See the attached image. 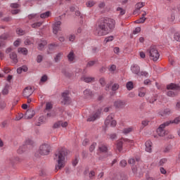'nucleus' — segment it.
<instances>
[{"label":"nucleus","instance_id":"1","mask_svg":"<svg viewBox=\"0 0 180 180\" xmlns=\"http://www.w3.org/2000/svg\"><path fill=\"white\" fill-rule=\"evenodd\" d=\"M115 20L109 18H101L95 30L96 36H106L115 29Z\"/></svg>","mask_w":180,"mask_h":180},{"label":"nucleus","instance_id":"2","mask_svg":"<svg viewBox=\"0 0 180 180\" xmlns=\"http://www.w3.org/2000/svg\"><path fill=\"white\" fill-rule=\"evenodd\" d=\"M67 155V150L63 148H59L55 153V156L53 158L54 160L58 163L56 165V171L64 168V161H65V157Z\"/></svg>","mask_w":180,"mask_h":180},{"label":"nucleus","instance_id":"3","mask_svg":"<svg viewBox=\"0 0 180 180\" xmlns=\"http://www.w3.org/2000/svg\"><path fill=\"white\" fill-rule=\"evenodd\" d=\"M146 54H148L150 60H153V61H158V58H160V53H158V50L155 46H151L146 51Z\"/></svg>","mask_w":180,"mask_h":180},{"label":"nucleus","instance_id":"4","mask_svg":"<svg viewBox=\"0 0 180 180\" xmlns=\"http://www.w3.org/2000/svg\"><path fill=\"white\" fill-rule=\"evenodd\" d=\"M180 89L179 84H175L174 83H171L167 86V89H171L167 92V96H176V92L174 91H178Z\"/></svg>","mask_w":180,"mask_h":180},{"label":"nucleus","instance_id":"5","mask_svg":"<svg viewBox=\"0 0 180 180\" xmlns=\"http://www.w3.org/2000/svg\"><path fill=\"white\" fill-rule=\"evenodd\" d=\"M98 155H99V154H105V155L103 156H100L98 158V160H102L103 158H107V157H109V154L106 153H108V146H106V145L103 144V143H99L98 144Z\"/></svg>","mask_w":180,"mask_h":180},{"label":"nucleus","instance_id":"6","mask_svg":"<svg viewBox=\"0 0 180 180\" xmlns=\"http://www.w3.org/2000/svg\"><path fill=\"white\" fill-rule=\"evenodd\" d=\"M51 150V146L49 143H43L39 147V154L41 155H49Z\"/></svg>","mask_w":180,"mask_h":180},{"label":"nucleus","instance_id":"7","mask_svg":"<svg viewBox=\"0 0 180 180\" xmlns=\"http://www.w3.org/2000/svg\"><path fill=\"white\" fill-rule=\"evenodd\" d=\"M167 126H169V122H164L160 124V127L157 129V133L160 137H164L166 134H168V131H165L164 129L167 127Z\"/></svg>","mask_w":180,"mask_h":180},{"label":"nucleus","instance_id":"8","mask_svg":"<svg viewBox=\"0 0 180 180\" xmlns=\"http://www.w3.org/2000/svg\"><path fill=\"white\" fill-rule=\"evenodd\" d=\"M23 161V159L16 157V156H13L7 160V162L10 165H12L13 167H15L16 164H19Z\"/></svg>","mask_w":180,"mask_h":180},{"label":"nucleus","instance_id":"9","mask_svg":"<svg viewBox=\"0 0 180 180\" xmlns=\"http://www.w3.org/2000/svg\"><path fill=\"white\" fill-rule=\"evenodd\" d=\"M68 95H70V92H68V91H65L62 94L61 103L63 105H70V103H71V98H70V96Z\"/></svg>","mask_w":180,"mask_h":180},{"label":"nucleus","instance_id":"10","mask_svg":"<svg viewBox=\"0 0 180 180\" xmlns=\"http://www.w3.org/2000/svg\"><path fill=\"white\" fill-rule=\"evenodd\" d=\"M101 113H102V109H98L94 114L89 117V118L87 119V122H95L96 119H99Z\"/></svg>","mask_w":180,"mask_h":180},{"label":"nucleus","instance_id":"11","mask_svg":"<svg viewBox=\"0 0 180 180\" xmlns=\"http://www.w3.org/2000/svg\"><path fill=\"white\" fill-rule=\"evenodd\" d=\"M133 143V141H130L129 139H121L117 143V150H118L119 153H122V150H123V143Z\"/></svg>","mask_w":180,"mask_h":180},{"label":"nucleus","instance_id":"12","mask_svg":"<svg viewBox=\"0 0 180 180\" xmlns=\"http://www.w3.org/2000/svg\"><path fill=\"white\" fill-rule=\"evenodd\" d=\"M115 109H123L126 106V102L122 100H117L114 102Z\"/></svg>","mask_w":180,"mask_h":180},{"label":"nucleus","instance_id":"13","mask_svg":"<svg viewBox=\"0 0 180 180\" xmlns=\"http://www.w3.org/2000/svg\"><path fill=\"white\" fill-rule=\"evenodd\" d=\"M61 30V21H56L53 25V33L57 34Z\"/></svg>","mask_w":180,"mask_h":180},{"label":"nucleus","instance_id":"14","mask_svg":"<svg viewBox=\"0 0 180 180\" xmlns=\"http://www.w3.org/2000/svg\"><path fill=\"white\" fill-rule=\"evenodd\" d=\"M33 94V89H32V87H25L22 95L24 96V98H29V96H31V95H32Z\"/></svg>","mask_w":180,"mask_h":180},{"label":"nucleus","instance_id":"15","mask_svg":"<svg viewBox=\"0 0 180 180\" xmlns=\"http://www.w3.org/2000/svg\"><path fill=\"white\" fill-rule=\"evenodd\" d=\"M36 115V112L32 109H28L25 114V119H32Z\"/></svg>","mask_w":180,"mask_h":180},{"label":"nucleus","instance_id":"16","mask_svg":"<svg viewBox=\"0 0 180 180\" xmlns=\"http://www.w3.org/2000/svg\"><path fill=\"white\" fill-rule=\"evenodd\" d=\"M171 113H172V111L169 108H165L159 112V115L162 116V117H167V116H169Z\"/></svg>","mask_w":180,"mask_h":180},{"label":"nucleus","instance_id":"17","mask_svg":"<svg viewBox=\"0 0 180 180\" xmlns=\"http://www.w3.org/2000/svg\"><path fill=\"white\" fill-rule=\"evenodd\" d=\"M81 81H84V82H86L87 84L95 82V77L82 76L81 77Z\"/></svg>","mask_w":180,"mask_h":180},{"label":"nucleus","instance_id":"18","mask_svg":"<svg viewBox=\"0 0 180 180\" xmlns=\"http://www.w3.org/2000/svg\"><path fill=\"white\" fill-rule=\"evenodd\" d=\"M145 146H146V151H147L148 153H151L152 151V146H153V143L151 142V141H147L145 143Z\"/></svg>","mask_w":180,"mask_h":180},{"label":"nucleus","instance_id":"19","mask_svg":"<svg viewBox=\"0 0 180 180\" xmlns=\"http://www.w3.org/2000/svg\"><path fill=\"white\" fill-rule=\"evenodd\" d=\"M132 72L134 74H136V75H139L140 74V67L137 65H134L133 67L131 68Z\"/></svg>","mask_w":180,"mask_h":180},{"label":"nucleus","instance_id":"20","mask_svg":"<svg viewBox=\"0 0 180 180\" xmlns=\"http://www.w3.org/2000/svg\"><path fill=\"white\" fill-rule=\"evenodd\" d=\"M33 144H34V142H33L32 140L27 139L25 141L24 146H25L27 148H32V147H33Z\"/></svg>","mask_w":180,"mask_h":180},{"label":"nucleus","instance_id":"21","mask_svg":"<svg viewBox=\"0 0 180 180\" xmlns=\"http://www.w3.org/2000/svg\"><path fill=\"white\" fill-rule=\"evenodd\" d=\"M10 58L15 63V64L18 63V55L15 52H12L10 53Z\"/></svg>","mask_w":180,"mask_h":180},{"label":"nucleus","instance_id":"22","mask_svg":"<svg viewBox=\"0 0 180 180\" xmlns=\"http://www.w3.org/2000/svg\"><path fill=\"white\" fill-rule=\"evenodd\" d=\"M10 87L11 86L9 84H6L4 88L2 90V95H8V94H9Z\"/></svg>","mask_w":180,"mask_h":180},{"label":"nucleus","instance_id":"23","mask_svg":"<svg viewBox=\"0 0 180 180\" xmlns=\"http://www.w3.org/2000/svg\"><path fill=\"white\" fill-rule=\"evenodd\" d=\"M61 72L66 78H71V77H72V74L70 73L66 69H62Z\"/></svg>","mask_w":180,"mask_h":180},{"label":"nucleus","instance_id":"24","mask_svg":"<svg viewBox=\"0 0 180 180\" xmlns=\"http://www.w3.org/2000/svg\"><path fill=\"white\" fill-rule=\"evenodd\" d=\"M84 95L85 98H92V91L87 89L84 91Z\"/></svg>","mask_w":180,"mask_h":180},{"label":"nucleus","instance_id":"25","mask_svg":"<svg viewBox=\"0 0 180 180\" xmlns=\"http://www.w3.org/2000/svg\"><path fill=\"white\" fill-rule=\"evenodd\" d=\"M51 15V12L46 11L45 13H43L40 15L41 19H46V18H49Z\"/></svg>","mask_w":180,"mask_h":180},{"label":"nucleus","instance_id":"26","mask_svg":"<svg viewBox=\"0 0 180 180\" xmlns=\"http://www.w3.org/2000/svg\"><path fill=\"white\" fill-rule=\"evenodd\" d=\"M26 148H27L26 147V146L23 145L22 146H20L18 150H17V153L18 154H23V153H25V151H26Z\"/></svg>","mask_w":180,"mask_h":180},{"label":"nucleus","instance_id":"27","mask_svg":"<svg viewBox=\"0 0 180 180\" xmlns=\"http://www.w3.org/2000/svg\"><path fill=\"white\" fill-rule=\"evenodd\" d=\"M112 119H113V117L111 115H109L107 117V118L105 121V124L106 127H108V126H109V124L110 125Z\"/></svg>","mask_w":180,"mask_h":180},{"label":"nucleus","instance_id":"28","mask_svg":"<svg viewBox=\"0 0 180 180\" xmlns=\"http://www.w3.org/2000/svg\"><path fill=\"white\" fill-rule=\"evenodd\" d=\"M126 86H127V89L128 91H131V89H133V88H134L133 82H128L126 84Z\"/></svg>","mask_w":180,"mask_h":180},{"label":"nucleus","instance_id":"29","mask_svg":"<svg viewBox=\"0 0 180 180\" xmlns=\"http://www.w3.org/2000/svg\"><path fill=\"white\" fill-rule=\"evenodd\" d=\"M146 3L144 2H139L135 5V9H141L143 6H145Z\"/></svg>","mask_w":180,"mask_h":180},{"label":"nucleus","instance_id":"30","mask_svg":"<svg viewBox=\"0 0 180 180\" xmlns=\"http://www.w3.org/2000/svg\"><path fill=\"white\" fill-rule=\"evenodd\" d=\"M19 53H22V54H24V56H27V49L26 48H20L18 49Z\"/></svg>","mask_w":180,"mask_h":180},{"label":"nucleus","instance_id":"31","mask_svg":"<svg viewBox=\"0 0 180 180\" xmlns=\"http://www.w3.org/2000/svg\"><path fill=\"white\" fill-rule=\"evenodd\" d=\"M117 12H120V15H121V16H123V15L126 13V10L123 9L122 8L117 7Z\"/></svg>","mask_w":180,"mask_h":180},{"label":"nucleus","instance_id":"32","mask_svg":"<svg viewBox=\"0 0 180 180\" xmlns=\"http://www.w3.org/2000/svg\"><path fill=\"white\" fill-rule=\"evenodd\" d=\"M56 47H58V44H51L49 46V50H51V51H53V50L56 49Z\"/></svg>","mask_w":180,"mask_h":180},{"label":"nucleus","instance_id":"33","mask_svg":"<svg viewBox=\"0 0 180 180\" xmlns=\"http://www.w3.org/2000/svg\"><path fill=\"white\" fill-rule=\"evenodd\" d=\"M63 56V53H58L56 57L54 58L55 60V63H58V61H60L61 56Z\"/></svg>","mask_w":180,"mask_h":180},{"label":"nucleus","instance_id":"34","mask_svg":"<svg viewBox=\"0 0 180 180\" xmlns=\"http://www.w3.org/2000/svg\"><path fill=\"white\" fill-rule=\"evenodd\" d=\"M41 25H43V22H35L32 25V27H33L34 29H37V27H40Z\"/></svg>","mask_w":180,"mask_h":180},{"label":"nucleus","instance_id":"35","mask_svg":"<svg viewBox=\"0 0 180 180\" xmlns=\"http://www.w3.org/2000/svg\"><path fill=\"white\" fill-rule=\"evenodd\" d=\"M68 58L69 61H74V52H70V53L68 55Z\"/></svg>","mask_w":180,"mask_h":180},{"label":"nucleus","instance_id":"36","mask_svg":"<svg viewBox=\"0 0 180 180\" xmlns=\"http://www.w3.org/2000/svg\"><path fill=\"white\" fill-rule=\"evenodd\" d=\"M180 122V116L176 117L173 121H169V123L171 124V123H174L175 124H178Z\"/></svg>","mask_w":180,"mask_h":180},{"label":"nucleus","instance_id":"37","mask_svg":"<svg viewBox=\"0 0 180 180\" xmlns=\"http://www.w3.org/2000/svg\"><path fill=\"white\" fill-rule=\"evenodd\" d=\"M174 39L176 41H180V32H176L174 35Z\"/></svg>","mask_w":180,"mask_h":180},{"label":"nucleus","instance_id":"38","mask_svg":"<svg viewBox=\"0 0 180 180\" xmlns=\"http://www.w3.org/2000/svg\"><path fill=\"white\" fill-rule=\"evenodd\" d=\"M87 8H92L95 5V1H89L86 3Z\"/></svg>","mask_w":180,"mask_h":180},{"label":"nucleus","instance_id":"39","mask_svg":"<svg viewBox=\"0 0 180 180\" xmlns=\"http://www.w3.org/2000/svg\"><path fill=\"white\" fill-rule=\"evenodd\" d=\"M99 82H100L101 86H105V85H106V80L105 79L104 77L100 78Z\"/></svg>","mask_w":180,"mask_h":180},{"label":"nucleus","instance_id":"40","mask_svg":"<svg viewBox=\"0 0 180 180\" xmlns=\"http://www.w3.org/2000/svg\"><path fill=\"white\" fill-rule=\"evenodd\" d=\"M9 38V34L6 33V34H3L1 37L0 39L1 40H6L7 39Z\"/></svg>","mask_w":180,"mask_h":180},{"label":"nucleus","instance_id":"41","mask_svg":"<svg viewBox=\"0 0 180 180\" xmlns=\"http://www.w3.org/2000/svg\"><path fill=\"white\" fill-rule=\"evenodd\" d=\"M51 109H53V104H51V103H46V110H50Z\"/></svg>","mask_w":180,"mask_h":180},{"label":"nucleus","instance_id":"42","mask_svg":"<svg viewBox=\"0 0 180 180\" xmlns=\"http://www.w3.org/2000/svg\"><path fill=\"white\" fill-rule=\"evenodd\" d=\"M133 128H126L123 130L124 134H129V133H131L132 131Z\"/></svg>","mask_w":180,"mask_h":180},{"label":"nucleus","instance_id":"43","mask_svg":"<svg viewBox=\"0 0 180 180\" xmlns=\"http://www.w3.org/2000/svg\"><path fill=\"white\" fill-rule=\"evenodd\" d=\"M60 126H61V121H58L53 125V129H58V127H60Z\"/></svg>","mask_w":180,"mask_h":180},{"label":"nucleus","instance_id":"44","mask_svg":"<svg viewBox=\"0 0 180 180\" xmlns=\"http://www.w3.org/2000/svg\"><path fill=\"white\" fill-rule=\"evenodd\" d=\"M120 165L122 167L124 168L127 165V162L125 160H122L120 162Z\"/></svg>","mask_w":180,"mask_h":180},{"label":"nucleus","instance_id":"45","mask_svg":"<svg viewBox=\"0 0 180 180\" xmlns=\"http://www.w3.org/2000/svg\"><path fill=\"white\" fill-rule=\"evenodd\" d=\"M5 108H6V103H5V101H1L0 102V109L1 110H4V109H5Z\"/></svg>","mask_w":180,"mask_h":180},{"label":"nucleus","instance_id":"46","mask_svg":"<svg viewBox=\"0 0 180 180\" xmlns=\"http://www.w3.org/2000/svg\"><path fill=\"white\" fill-rule=\"evenodd\" d=\"M96 147V142H94V143H93L91 145V146H90V148H89V151H90V153H92L93 151H94V150H95V148Z\"/></svg>","mask_w":180,"mask_h":180},{"label":"nucleus","instance_id":"47","mask_svg":"<svg viewBox=\"0 0 180 180\" xmlns=\"http://www.w3.org/2000/svg\"><path fill=\"white\" fill-rule=\"evenodd\" d=\"M16 32L17 34H19V36H23V34H25V31L22 29H17Z\"/></svg>","mask_w":180,"mask_h":180},{"label":"nucleus","instance_id":"48","mask_svg":"<svg viewBox=\"0 0 180 180\" xmlns=\"http://www.w3.org/2000/svg\"><path fill=\"white\" fill-rule=\"evenodd\" d=\"M146 15H147V12L144 11L143 13L142 14V17L140 18L141 20L143 21V23H144V22H146V20L147 19V18H146Z\"/></svg>","mask_w":180,"mask_h":180},{"label":"nucleus","instance_id":"49","mask_svg":"<svg viewBox=\"0 0 180 180\" xmlns=\"http://www.w3.org/2000/svg\"><path fill=\"white\" fill-rule=\"evenodd\" d=\"M112 91H117L119 89V84H114L111 88Z\"/></svg>","mask_w":180,"mask_h":180},{"label":"nucleus","instance_id":"50","mask_svg":"<svg viewBox=\"0 0 180 180\" xmlns=\"http://www.w3.org/2000/svg\"><path fill=\"white\" fill-rule=\"evenodd\" d=\"M95 63H96V61L91 60V61L88 62L86 67H92V66L95 65Z\"/></svg>","mask_w":180,"mask_h":180},{"label":"nucleus","instance_id":"51","mask_svg":"<svg viewBox=\"0 0 180 180\" xmlns=\"http://www.w3.org/2000/svg\"><path fill=\"white\" fill-rule=\"evenodd\" d=\"M141 32V27H137L133 32L134 34H137V33H140Z\"/></svg>","mask_w":180,"mask_h":180},{"label":"nucleus","instance_id":"52","mask_svg":"<svg viewBox=\"0 0 180 180\" xmlns=\"http://www.w3.org/2000/svg\"><path fill=\"white\" fill-rule=\"evenodd\" d=\"M113 40V36H110V37H107L105 39V41L106 43H109V41H112Z\"/></svg>","mask_w":180,"mask_h":180},{"label":"nucleus","instance_id":"53","mask_svg":"<svg viewBox=\"0 0 180 180\" xmlns=\"http://www.w3.org/2000/svg\"><path fill=\"white\" fill-rule=\"evenodd\" d=\"M46 42L44 44H43V43L39 44L38 50H43V49H44V46H46Z\"/></svg>","mask_w":180,"mask_h":180},{"label":"nucleus","instance_id":"54","mask_svg":"<svg viewBox=\"0 0 180 180\" xmlns=\"http://www.w3.org/2000/svg\"><path fill=\"white\" fill-rule=\"evenodd\" d=\"M91 51L93 54H96V53L99 52V49H98V47H92Z\"/></svg>","mask_w":180,"mask_h":180},{"label":"nucleus","instance_id":"55","mask_svg":"<svg viewBox=\"0 0 180 180\" xmlns=\"http://www.w3.org/2000/svg\"><path fill=\"white\" fill-rule=\"evenodd\" d=\"M43 61V56L41 55H38L37 57V63H41Z\"/></svg>","mask_w":180,"mask_h":180},{"label":"nucleus","instance_id":"56","mask_svg":"<svg viewBox=\"0 0 180 180\" xmlns=\"http://www.w3.org/2000/svg\"><path fill=\"white\" fill-rule=\"evenodd\" d=\"M171 146H166L164 150V153H169L171 151Z\"/></svg>","mask_w":180,"mask_h":180},{"label":"nucleus","instance_id":"57","mask_svg":"<svg viewBox=\"0 0 180 180\" xmlns=\"http://www.w3.org/2000/svg\"><path fill=\"white\" fill-rule=\"evenodd\" d=\"M165 162H167L166 158L161 159L160 160L159 165H164V164H165Z\"/></svg>","mask_w":180,"mask_h":180},{"label":"nucleus","instance_id":"58","mask_svg":"<svg viewBox=\"0 0 180 180\" xmlns=\"http://www.w3.org/2000/svg\"><path fill=\"white\" fill-rule=\"evenodd\" d=\"M37 16V14H30L28 15V19L32 20V19H34Z\"/></svg>","mask_w":180,"mask_h":180},{"label":"nucleus","instance_id":"59","mask_svg":"<svg viewBox=\"0 0 180 180\" xmlns=\"http://www.w3.org/2000/svg\"><path fill=\"white\" fill-rule=\"evenodd\" d=\"M47 75H43L41 78V82H46V81H47Z\"/></svg>","mask_w":180,"mask_h":180},{"label":"nucleus","instance_id":"60","mask_svg":"<svg viewBox=\"0 0 180 180\" xmlns=\"http://www.w3.org/2000/svg\"><path fill=\"white\" fill-rule=\"evenodd\" d=\"M134 162H136V160L133 158L128 160V163L130 164V165H134Z\"/></svg>","mask_w":180,"mask_h":180},{"label":"nucleus","instance_id":"61","mask_svg":"<svg viewBox=\"0 0 180 180\" xmlns=\"http://www.w3.org/2000/svg\"><path fill=\"white\" fill-rule=\"evenodd\" d=\"M110 126V127H115V126H116V120H113V119H112Z\"/></svg>","mask_w":180,"mask_h":180},{"label":"nucleus","instance_id":"62","mask_svg":"<svg viewBox=\"0 0 180 180\" xmlns=\"http://www.w3.org/2000/svg\"><path fill=\"white\" fill-rule=\"evenodd\" d=\"M11 8H19V4L18 3H13L11 4Z\"/></svg>","mask_w":180,"mask_h":180},{"label":"nucleus","instance_id":"63","mask_svg":"<svg viewBox=\"0 0 180 180\" xmlns=\"http://www.w3.org/2000/svg\"><path fill=\"white\" fill-rule=\"evenodd\" d=\"M70 41H74L75 40V36L74 34H72L69 37Z\"/></svg>","mask_w":180,"mask_h":180},{"label":"nucleus","instance_id":"64","mask_svg":"<svg viewBox=\"0 0 180 180\" xmlns=\"http://www.w3.org/2000/svg\"><path fill=\"white\" fill-rule=\"evenodd\" d=\"M110 71H116V66L115 65H111Z\"/></svg>","mask_w":180,"mask_h":180}]
</instances>
